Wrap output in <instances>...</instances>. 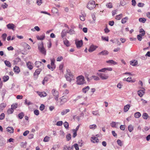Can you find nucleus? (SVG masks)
<instances>
[{"instance_id": "f257e3e1", "label": "nucleus", "mask_w": 150, "mask_h": 150, "mask_svg": "<svg viewBox=\"0 0 150 150\" xmlns=\"http://www.w3.org/2000/svg\"><path fill=\"white\" fill-rule=\"evenodd\" d=\"M38 50L40 52L44 55H45L46 50L44 47L43 42H41L39 43L38 44Z\"/></svg>"}, {"instance_id": "f03ea898", "label": "nucleus", "mask_w": 150, "mask_h": 150, "mask_svg": "<svg viewBox=\"0 0 150 150\" xmlns=\"http://www.w3.org/2000/svg\"><path fill=\"white\" fill-rule=\"evenodd\" d=\"M96 5H98V4H96L94 1L91 0L88 3L87 7L89 10H91L95 8Z\"/></svg>"}, {"instance_id": "7ed1b4c3", "label": "nucleus", "mask_w": 150, "mask_h": 150, "mask_svg": "<svg viewBox=\"0 0 150 150\" xmlns=\"http://www.w3.org/2000/svg\"><path fill=\"white\" fill-rule=\"evenodd\" d=\"M59 99L60 100L59 101H58V103H57V102L56 103L57 105L61 106L67 102L68 100V98L67 96H64L60 97L59 98Z\"/></svg>"}, {"instance_id": "20e7f679", "label": "nucleus", "mask_w": 150, "mask_h": 150, "mask_svg": "<svg viewBox=\"0 0 150 150\" xmlns=\"http://www.w3.org/2000/svg\"><path fill=\"white\" fill-rule=\"evenodd\" d=\"M52 94H53L55 100L57 101V103H58V98L59 97V93L56 90L54 89L52 90Z\"/></svg>"}, {"instance_id": "39448f33", "label": "nucleus", "mask_w": 150, "mask_h": 150, "mask_svg": "<svg viewBox=\"0 0 150 150\" xmlns=\"http://www.w3.org/2000/svg\"><path fill=\"white\" fill-rule=\"evenodd\" d=\"M84 77L80 76L77 77L76 83L78 85H82L84 83Z\"/></svg>"}, {"instance_id": "423d86ee", "label": "nucleus", "mask_w": 150, "mask_h": 150, "mask_svg": "<svg viewBox=\"0 0 150 150\" xmlns=\"http://www.w3.org/2000/svg\"><path fill=\"white\" fill-rule=\"evenodd\" d=\"M35 65L39 69L42 70L44 68V64L41 62L36 61L35 63Z\"/></svg>"}, {"instance_id": "0eeeda50", "label": "nucleus", "mask_w": 150, "mask_h": 150, "mask_svg": "<svg viewBox=\"0 0 150 150\" xmlns=\"http://www.w3.org/2000/svg\"><path fill=\"white\" fill-rule=\"evenodd\" d=\"M98 75L102 80H106L109 78L108 75L104 73H100Z\"/></svg>"}, {"instance_id": "6e6552de", "label": "nucleus", "mask_w": 150, "mask_h": 150, "mask_svg": "<svg viewBox=\"0 0 150 150\" xmlns=\"http://www.w3.org/2000/svg\"><path fill=\"white\" fill-rule=\"evenodd\" d=\"M51 70L52 71L53 70L56 68V65L54 63L55 62V59L54 58L53 59H51Z\"/></svg>"}, {"instance_id": "1a4fd4ad", "label": "nucleus", "mask_w": 150, "mask_h": 150, "mask_svg": "<svg viewBox=\"0 0 150 150\" xmlns=\"http://www.w3.org/2000/svg\"><path fill=\"white\" fill-rule=\"evenodd\" d=\"M75 44L76 46V47L79 48H80L82 45L83 41L82 40L80 41L76 40H75Z\"/></svg>"}, {"instance_id": "9d476101", "label": "nucleus", "mask_w": 150, "mask_h": 150, "mask_svg": "<svg viewBox=\"0 0 150 150\" xmlns=\"http://www.w3.org/2000/svg\"><path fill=\"white\" fill-rule=\"evenodd\" d=\"M41 70L40 69H38L35 70V72L34 73V76L36 79L38 77V75L40 74Z\"/></svg>"}, {"instance_id": "9b49d317", "label": "nucleus", "mask_w": 150, "mask_h": 150, "mask_svg": "<svg viewBox=\"0 0 150 150\" xmlns=\"http://www.w3.org/2000/svg\"><path fill=\"white\" fill-rule=\"evenodd\" d=\"M7 28L9 29H12L14 30L15 27V25L13 23H9L6 25Z\"/></svg>"}, {"instance_id": "f8f14e48", "label": "nucleus", "mask_w": 150, "mask_h": 150, "mask_svg": "<svg viewBox=\"0 0 150 150\" xmlns=\"http://www.w3.org/2000/svg\"><path fill=\"white\" fill-rule=\"evenodd\" d=\"M109 52L106 50L101 51L98 53V55H106L108 54Z\"/></svg>"}, {"instance_id": "ddd939ff", "label": "nucleus", "mask_w": 150, "mask_h": 150, "mask_svg": "<svg viewBox=\"0 0 150 150\" xmlns=\"http://www.w3.org/2000/svg\"><path fill=\"white\" fill-rule=\"evenodd\" d=\"M91 141L93 143H97L99 142V139L96 137H93L91 138Z\"/></svg>"}, {"instance_id": "4468645a", "label": "nucleus", "mask_w": 150, "mask_h": 150, "mask_svg": "<svg viewBox=\"0 0 150 150\" xmlns=\"http://www.w3.org/2000/svg\"><path fill=\"white\" fill-rule=\"evenodd\" d=\"M97 48V47L92 45L90 46L88 50L89 52H92L94 51Z\"/></svg>"}, {"instance_id": "2eb2a0df", "label": "nucleus", "mask_w": 150, "mask_h": 150, "mask_svg": "<svg viewBox=\"0 0 150 150\" xmlns=\"http://www.w3.org/2000/svg\"><path fill=\"white\" fill-rule=\"evenodd\" d=\"M145 89H143V90H139L137 92L138 94L140 97L142 96L144 94V93Z\"/></svg>"}, {"instance_id": "dca6fc26", "label": "nucleus", "mask_w": 150, "mask_h": 150, "mask_svg": "<svg viewBox=\"0 0 150 150\" xmlns=\"http://www.w3.org/2000/svg\"><path fill=\"white\" fill-rule=\"evenodd\" d=\"M7 131L10 133H13L14 132V129L12 127H8L6 128Z\"/></svg>"}, {"instance_id": "f3484780", "label": "nucleus", "mask_w": 150, "mask_h": 150, "mask_svg": "<svg viewBox=\"0 0 150 150\" xmlns=\"http://www.w3.org/2000/svg\"><path fill=\"white\" fill-rule=\"evenodd\" d=\"M70 111L69 109H67L62 110L61 112V114L62 115H64L68 112Z\"/></svg>"}, {"instance_id": "a211bd4d", "label": "nucleus", "mask_w": 150, "mask_h": 150, "mask_svg": "<svg viewBox=\"0 0 150 150\" xmlns=\"http://www.w3.org/2000/svg\"><path fill=\"white\" fill-rule=\"evenodd\" d=\"M67 31L65 30H63L61 33V36L62 38H63L66 35L67 33Z\"/></svg>"}, {"instance_id": "6ab92c4d", "label": "nucleus", "mask_w": 150, "mask_h": 150, "mask_svg": "<svg viewBox=\"0 0 150 150\" xmlns=\"http://www.w3.org/2000/svg\"><path fill=\"white\" fill-rule=\"evenodd\" d=\"M130 106L129 104H127L125 105L124 108V111L125 112H127L129 109Z\"/></svg>"}, {"instance_id": "aec40b11", "label": "nucleus", "mask_w": 150, "mask_h": 150, "mask_svg": "<svg viewBox=\"0 0 150 150\" xmlns=\"http://www.w3.org/2000/svg\"><path fill=\"white\" fill-rule=\"evenodd\" d=\"M13 70L15 72L17 73H18L20 72V70L19 67L17 66H15L14 67Z\"/></svg>"}, {"instance_id": "412c9836", "label": "nucleus", "mask_w": 150, "mask_h": 150, "mask_svg": "<svg viewBox=\"0 0 150 150\" xmlns=\"http://www.w3.org/2000/svg\"><path fill=\"white\" fill-rule=\"evenodd\" d=\"M139 33H140V34L139 35H141L142 36H144L145 34V31L142 28L140 29L139 30Z\"/></svg>"}, {"instance_id": "4be33fe9", "label": "nucleus", "mask_w": 150, "mask_h": 150, "mask_svg": "<svg viewBox=\"0 0 150 150\" xmlns=\"http://www.w3.org/2000/svg\"><path fill=\"white\" fill-rule=\"evenodd\" d=\"M30 70L33 68V66H32L31 63L30 62H28L26 64Z\"/></svg>"}, {"instance_id": "5701e85b", "label": "nucleus", "mask_w": 150, "mask_h": 150, "mask_svg": "<svg viewBox=\"0 0 150 150\" xmlns=\"http://www.w3.org/2000/svg\"><path fill=\"white\" fill-rule=\"evenodd\" d=\"M36 38L38 40H43L45 38V34L42 35L40 37L39 35H37L36 36Z\"/></svg>"}, {"instance_id": "b1692460", "label": "nucleus", "mask_w": 150, "mask_h": 150, "mask_svg": "<svg viewBox=\"0 0 150 150\" xmlns=\"http://www.w3.org/2000/svg\"><path fill=\"white\" fill-rule=\"evenodd\" d=\"M90 89L89 86H87L82 89V91L84 93H86L87 91H88Z\"/></svg>"}, {"instance_id": "393cba45", "label": "nucleus", "mask_w": 150, "mask_h": 150, "mask_svg": "<svg viewBox=\"0 0 150 150\" xmlns=\"http://www.w3.org/2000/svg\"><path fill=\"white\" fill-rule=\"evenodd\" d=\"M64 43L65 45L67 47H69L70 45V44L69 43V41L67 40L66 39L64 40Z\"/></svg>"}, {"instance_id": "a878e982", "label": "nucleus", "mask_w": 150, "mask_h": 150, "mask_svg": "<svg viewBox=\"0 0 150 150\" xmlns=\"http://www.w3.org/2000/svg\"><path fill=\"white\" fill-rule=\"evenodd\" d=\"M137 61L136 60H134L133 61H131L130 62V64L133 66H135L137 65Z\"/></svg>"}, {"instance_id": "bb28decb", "label": "nucleus", "mask_w": 150, "mask_h": 150, "mask_svg": "<svg viewBox=\"0 0 150 150\" xmlns=\"http://www.w3.org/2000/svg\"><path fill=\"white\" fill-rule=\"evenodd\" d=\"M141 116V114L139 112H135L134 114V116L136 118H139Z\"/></svg>"}, {"instance_id": "cd10ccee", "label": "nucleus", "mask_w": 150, "mask_h": 150, "mask_svg": "<svg viewBox=\"0 0 150 150\" xmlns=\"http://www.w3.org/2000/svg\"><path fill=\"white\" fill-rule=\"evenodd\" d=\"M21 61V59L19 58H17L13 61L14 64H17V63Z\"/></svg>"}, {"instance_id": "c85d7f7f", "label": "nucleus", "mask_w": 150, "mask_h": 150, "mask_svg": "<svg viewBox=\"0 0 150 150\" xmlns=\"http://www.w3.org/2000/svg\"><path fill=\"white\" fill-rule=\"evenodd\" d=\"M67 33H69L70 35L75 34L76 33L75 31L73 29H70L68 31H67Z\"/></svg>"}, {"instance_id": "c756f323", "label": "nucleus", "mask_w": 150, "mask_h": 150, "mask_svg": "<svg viewBox=\"0 0 150 150\" xmlns=\"http://www.w3.org/2000/svg\"><path fill=\"white\" fill-rule=\"evenodd\" d=\"M106 62L108 63L112 64L114 65L116 64H117L116 62L112 60H111L107 61Z\"/></svg>"}, {"instance_id": "7c9ffc66", "label": "nucleus", "mask_w": 150, "mask_h": 150, "mask_svg": "<svg viewBox=\"0 0 150 150\" xmlns=\"http://www.w3.org/2000/svg\"><path fill=\"white\" fill-rule=\"evenodd\" d=\"M23 45L25 48L28 50H30L31 48L30 47L28 44L25 43H24Z\"/></svg>"}, {"instance_id": "2f4dec72", "label": "nucleus", "mask_w": 150, "mask_h": 150, "mask_svg": "<svg viewBox=\"0 0 150 150\" xmlns=\"http://www.w3.org/2000/svg\"><path fill=\"white\" fill-rule=\"evenodd\" d=\"M118 123V122H112L110 124V125L112 127H117L116 126V124Z\"/></svg>"}, {"instance_id": "473e14b6", "label": "nucleus", "mask_w": 150, "mask_h": 150, "mask_svg": "<svg viewBox=\"0 0 150 150\" xmlns=\"http://www.w3.org/2000/svg\"><path fill=\"white\" fill-rule=\"evenodd\" d=\"M5 141L3 139H0V146H2L5 144Z\"/></svg>"}, {"instance_id": "72a5a7b5", "label": "nucleus", "mask_w": 150, "mask_h": 150, "mask_svg": "<svg viewBox=\"0 0 150 150\" xmlns=\"http://www.w3.org/2000/svg\"><path fill=\"white\" fill-rule=\"evenodd\" d=\"M4 63L8 67H11V64L10 62L6 60L4 61Z\"/></svg>"}, {"instance_id": "f704fd0d", "label": "nucleus", "mask_w": 150, "mask_h": 150, "mask_svg": "<svg viewBox=\"0 0 150 150\" xmlns=\"http://www.w3.org/2000/svg\"><path fill=\"white\" fill-rule=\"evenodd\" d=\"M142 117L144 119L146 120L148 118L149 115L147 113H145L143 114Z\"/></svg>"}, {"instance_id": "c9c22d12", "label": "nucleus", "mask_w": 150, "mask_h": 150, "mask_svg": "<svg viewBox=\"0 0 150 150\" xmlns=\"http://www.w3.org/2000/svg\"><path fill=\"white\" fill-rule=\"evenodd\" d=\"M146 21V19L145 18H139V21L140 22L142 23H145Z\"/></svg>"}, {"instance_id": "e433bc0d", "label": "nucleus", "mask_w": 150, "mask_h": 150, "mask_svg": "<svg viewBox=\"0 0 150 150\" xmlns=\"http://www.w3.org/2000/svg\"><path fill=\"white\" fill-rule=\"evenodd\" d=\"M92 113L94 115L98 116L100 115L98 111H93Z\"/></svg>"}, {"instance_id": "4c0bfd02", "label": "nucleus", "mask_w": 150, "mask_h": 150, "mask_svg": "<svg viewBox=\"0 0 150 150\" xmlns=\"http://www.w3.org/2000/svg\"><path fill=\"white\" fill-rule=\"evenodd\" d=\"M24 115L23 112H21L18 115V117L20 119H21L23 118V117L24 116Z\"/></svg>"}, {"instance_id": "58836bf2", "label": "nucleus", "mask_w": 150, "mask_h": 150, "mask_svg": "<svg viewBox=\"0 0 150 150\" xmlns=\"http://www.w3.org/2000/svg\"><path fill=\"white\" fill-rule=\"evenodd\" d=\"M14 110L12 108H9L7 111V112L8 114H11L13 113Z\"/></svg>"}, {"instance_id": "ea45409f", "label": "nucleus", "mask_w": 150, "mask_h": 150, "mask_svg": "<svg viewBox=\"0 0 150 150\" xmlns=\"http://www.w3.org/2000/svg\"><path fill=\"white\" fill-rule=\"evenodd\" d=\"M128 19L127 17H126L124 18H123L121 21V22L122 23L124 24L126 23L127 20Z\"/></svg>"}, {"instance_id": "a19ab883", "label": "nucleus", "mask_w": 150, "mask_h": 150, "mask_svg": "<svg viewBox=\"0 0 150 150\" xmlns=\"http://www.w3.org/2000/svg\"><path fill=\"white\" fill-rule=\"evenodd\" d=\"M133 127L131 125H130L128 126V129L130 132H131L133 130Z\"/></svg>"}, {"instance_id": "79ce46f5", "label": "nucleus", "mask_w": 150, "mask_h": 150, "mask_svg": "<svg viewBox=\"0 0 150 150\" xmlns=\"http://www.w3.org/2000/svg\"><path fill=\"white\" fill-rule=\"evenodd\" d=\"M51 77V76L50 75H47L45 77L43 80L45 82L47 81L48 79Z\"/></svg>"}, {"instance_id": "37998d69", "label": "nucleus", "mask_w": 150, "mask_h": 150, "mask_svg": "<svg viewBox=\"0 0 150 150\" xmlns=\"http://www.w3.org/2000/svg\"><path fill=\"white\" fill-rule=\"evenodd\" d=\"M97 127V126L96 125L93 124L90 125L89 128L91 129H95Z\"/></svg>"}, {"instance_id": "c03bdc74", "label": "nucleus", "mask_w": 150, "mask_h": 150, "mask_svg": "<svg viewBox=\"0 0 150 150\" xmlns=\"http://www.w3.org/2000/svg\"><path fill=\"white\" fill-rule=\"evenodd\" d=\"M9 79V77L8 76H4L3 78V81L4 82H6L8 81Z\"/></svg>"}, {"instance_id": "a18cd8bd", "label": "nucleus", "mask_w": 150, "mask_h": 150, "mask_svg": "<svg viewBox=\"0 0 150 150\" xmlns=\"http://www.w3.org/2000/svg\"><path fill=\"white\" fill-rule=\"evenodd\" d=\"M122 14H120L119 15H117L115 17V19L117 20H120L122 16Z\"/></svg>"}, {"instance_id": "49530a36", "label": "nucleus", "mask_w": 150, "mask_h": 150, "mask_svg": "<svg viewBox=\"0 0 150 150\" xmlns=\"http://www.w3.org/2000/svg\"><path fill=\"white\" fill-rule=\"evenodd\" d=\"M92 78H93L95 80L98 81L99 80V78L98 77L95 76H92L91 77V79Z\"/></svg>"}, {"instance_id": "de8ad7c7", "label": "nucleus", "mask_w": 150, "mask_h": 150, "mask_svg": "<svg viewBox=\"0 0 150 150\" xmlns=\"http://www.w3.org/2000/svg\"><path fill=\"white\" fill-rule=\"evenodd\" d=\"M106 6L108 8H112V4L110 2L107 3L106 5Z\"/></svg>"}, {"instance_id": "09e8293b", "label": "nucleus", "mask_w": 150, "mask_h": 150, "mask_svg": "<svg viewBox=\"0 0 150 150\" xmlns=\"http://www.w3.org/2000/svg\"><path fill=\"white\" fill-rule=\"evenodd\" d=\"M67 140V141H69L71 139V135L70 134H68L67 136L66 137Z\"/></svg>"}, {"instance_id": "8fccbe9b", "label": "nucleus", "mask_w": 150, "mask_h": 150, "mask_svg": "<svg viewBox=\"0 0 150 150\" xmlns=\"http://www.w3.org/2000/svg\"><path fill=\"white\" fill-rule=\"evenodd\" d=\"M6 37L7 34H6L5 33L2 34V37L4 41H5L6 40Z\"/></svg>"}, {"instance_id": "3c124183", "label": "nucleus", "mask_w": 150, "mask_h": 150, "mask_svg": "<svg viewBox=\"0 0 150 150\" xmlns=\"http://www.w3.org/2000/svg\"><path fill=\"white\" fill-rule=\"evenodd\" d=\"M117 144L120 146L122 145V144L121 141L120 139H118L117 141Z\"/></svg>"}, {"instance_id": "603ef678", "label": "nucleus", "mask_w": 150, "mask_h": 150, "mask_svg": "<svg viewBox=\"0 0 150 150\" xmlns=\"http://www.w3.org/2000/svg\"><path fill=\"white\" fill-rule=\"evenodd\" d=\"M69 75V76H68L67 75L65 76V77L66 78L67 80L69 81H71V79L70 77L71 76L70 75Z\"/></svg>"}, {"instance_id": "864d4df0", "label": "nucleus", "mask_w": 150, "mask_h": 150, "mask_svg": "<svg viewBox=\"0 0 150 150\" xmlns=\"http://www.w3.org/2000/svg\"><path fill=\"white\" fill-rule=\"evenodd\" d=\"M5 117V114L4 113H2L0 115V120L4 119Z\"/></svg>"}, {"instance_id": "5fc2aeb1", "label": "nucleus", "mask_w": 150, "mask_h": 150, "mask_svg": "<svg viewBox=\"0 0 150 150\" xmlns=\"http://www.w3.org/2000/svg\"><path fill=\"white\" fill-rule=\"evenodd\" d=\"M64 126L66 128V129H67L69 127V124L68 123V122H64Z\"/></svg>"}, {"instance_id": "6e6d98bb", "label": "nucleus", "mask_w": 150, "mask_h": 150, "mask_svg": "<svg viewBox=\"0 0 150 150\" xmlns=\"http://www.w3.org/2000/svg\"><path fill=\"white\" fill-rule=\"evenodd\" d=\"M45 105L43 104H42L40 107V109L41 111L45 109Z\"/></svg>"}, {"instance_id": "4d7b16f0", "label": "nucleus", "mask_w": 150, "mask_h": 150, "mask_svg": "<svg viewBox=\"0 0 150 150\" xmlns=\"http://www.w3.org/2000/svg\"><path fill=\"white\" fill-rule=\"evenodd\" d=\"M73 146L76 150H79V147L78 144H75Z\"/></svg>"}, {"instance_id": "13d9d810", "label": "nucleus", "mask_w": 150, "mask_h": 150, "mask_svg": "<svg viewBox=\"0 0 150 150\" xmlns=\"http://www.w3.org/2000/svg\"><path fill=\"white\" fill-rule=\"evenodd\" d=\"M17 104H13L11 105V108H12V109H13V110H14V109H15L16 108H17Z\"/></svg>"}, {"instance_id": "bf43d9fd", "label": "nucleus", "mask_w": 150, "mask_h": 150, "mask_svg": "<svg viewBox=\"0 0 150 150\" xmlns=\"http://www.w3.org/2000/svg\"><path fill=\"white\" fill-rule=\"evenodd\" d=\"M62 123L63 122L62 121H59L57 122L56 125L58 126H61L62 125Z\"/></svg>"}, {"instance_id": "052dcab7", "label": "nucleus", "mask_w": 150, "mask_h": 150, "mask_svg": "<svg viewBox=\"0 0 150 150\" xmlns=\"http://www.w3.org/2000/svg\"><path fill=\"white\" fill-rule=\"evenodd\" d=\"M63 59V57L62 56H61L60 57H58L57 59V61H61Z\"/></svg>"}, {"instance_id": "680f3d73", "label": "nucleus", "mask_w": 150, "mask_h": 150, "mask_svg": "<svg viewBox=\"0 0 150 150\" xmlns=\"http://www.w3.org/2000/svg\"><path fill=\"white\" fill-rule=\"evenodd\" d=\"M60 135L62 136V137L63 138L64 137V133L63 131H60Z\"/></svg>"}, {"instance_id": "e2e57ef3", "label": "nucleus", "mask_w": 150, "mask_h": 150, "mask_svg": "<svg viewBox=\"0 0 150 150\" xmlns=\"http://www.w3.org/2000/svg\"><path fill=\"white\" fill-rule=\"evenodd\" d=\"M142 36L139 35H138L137 36V39L139 41H141L142 40Z\"/></svg>"}, {"instance_id": "0e129e2a", "label": "nucleus", "mask_w": 150, "mask_h": 150, "mask_svg": "<svg viewBox=\"0 0 150 150\" xmlns=\"http://www.w3.org/2000/svg\"><path fill=\"white\" fill-rule=\"evenodd\" d=\"M34 113L35 115H39V110H35L34 111Z\"/></svg>"}, {"instance_id": "69168bd1", "label": "nucleus", "mask_w": 150, "mask_h": 150, "mask_svg": "<svg viewBox=\"0 0 150 150\" xmlns=\"http://www.w3.org/2000/svg\"><path fill=\"white\" fill-rule=\"evenodd\" d=\"M126 81L127 82H132V79L131 77H129L126 79Z\"/></svg>"}, {"instance_id": "338daca9", "label": "nucleus", "mask_w": 150, "mask_h": 150, "mask_svg": "<svg viewBox=\"0 0 150 150\" xmlns=\"http://www.w3.org/2000/svg\"><path fill=\"white\" fill-rule=\"evenodd\" d=\"M29 133V131L26 130L23 133V135L25 136H26Z\"/></svg>"}, {"instance_id": "774afa93", "label": "nucleus", "mask_w": 150, "mask_h": 150, "mask_svg": "<svg viewBox=\"0 0 150 150\" xmlns=\"http://www.w3.org/2000/svg\"><path fill=\"white\" fill-rule=\"evenodd\" d=\"M80 20L82 21H83L85 20V18L84 17V16L83 15L80 16Z\"/></svg>"}]
</instances>
